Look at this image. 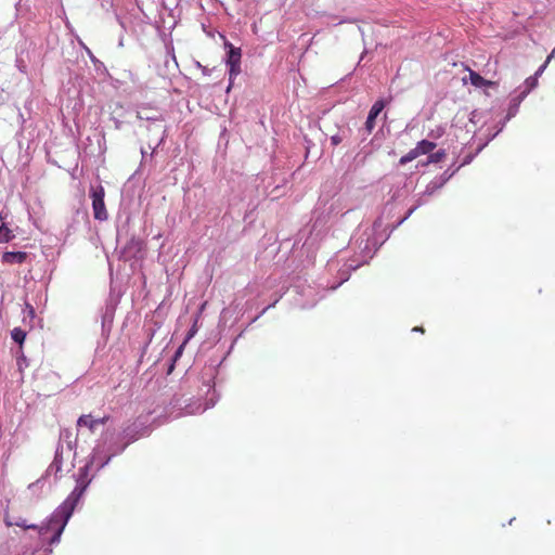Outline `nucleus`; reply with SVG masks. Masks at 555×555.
<instances>
[{
	"instance_id": "1",
	"label": "nucleus",
	"mask_w": 555,
	"mask_h": 555,
	"mask_svg": "<svg viewBox=\"0 0 555 555\" xmlns=\"http://www.w3.org/2000/svg\"><path fill=\"white\" fill-rule=\"evenodd\" d=\"M77 486L72 491V493L67 496V499L62 503V505L52 514L49 519L47 526L37 527L36 525H28L25 519H18L16 521L9 520L5 517L4 521L8 527L17 526L23 529H38L39 534L41 537H46L49 531H52L53 534L50 538V544L57 543L60 541L61 534L69 520L77 503L82 496L89 482H85L83 480H78Z\"/></svg>"
},
{
	"instance_id": "2",
	"label": "nucleus",
	"mask_w": 555,
	"mask_h": 555,
	"mask_svg": "<svg viewBox=\"0 0 555 555\" xmlns=\"http://www.w3.org/2000/svg\"><path fill=\"white\" fill-rule=\"evenodd\" d=\"M105 190L102 185L91 190L93 216L96 220L104 221L107 219V210L104 203Z\"/></svg>"
},
{
	"instance_id": "3",
	"label": "nucleus",
	"mask_w": 555,
	"mask_h": 555,
	"mask_svg": "<svg viewBox=\"0 0 555 555\" xmlns=\"http://www.w3.org/2000/svg\"><path fill=\"white\" fill-rule=\"evenodd\" d=\"M551 57H552V54L547 56L544 64H542L539 67V69L535 72V74L533 76H530L525 80V89L519 93V95H517L516 98L513 99L515 106L519 105V103L528 95V93L537 87L538 76H540L544 72V69L546 68L547 64L551 61Z\"/></svg>"
},
{
	"instance_id": "4",
	"label": "nucleus",
	"mask_w": 555,
	"mask_h": 555,
	"mask_svg": "<svg viewBox=\"0 0 555 555\" xmlns=\"http://www.w3.org/2000/svg\"><path fill=\"white\" fill-rule=\"evenodd\" d=\"M465 69L468 72V78L464 77L462 79L463 83L466 85L469 82L476 88H485V87H494L496 82L493 80H488L480 76L477 72L473 70L468 66H465Z\"/></svg>"
},
{
	"instance_id": "5",
	"label": "nucleus",
	"mask_w": 555,
	"mask_h": 555,
	"mask_svg": "<svg viewBox=\"0 0 555 555\" xmlns=\"http://www.w3.org/2000/svg\"><path fill=\"white\" fill-rule=\"evenodd\" d=\"M108 418V416L93 418L91 414H83L77 420V428L87 427L91 433H94L96 427L104 425Z\"/></svg>"
},
{
	"instance_id": "6",
	"label": "nucleus",
	"mask_w": 555,
	"mask_h": 555,
	"mask_svg": "<svg viewBox=\"0 0 555 555\" xmlns=\"http://www.w3.org/2000/svg\"><path fill=\"white\" fill-rule=\"evenodd\" d=\"M241 56V49H230L227 61V64L230 66V77L236 76L240 73Z\"/></svg>"
},
{
	"instance_id": "7",
	"label": "nucleus",
	"mask_w": 555,
	"mask_h": 555,
	"mask_svg": "<svg viewBox=\"0 0 555 555\" xmlns=\"http://www.w3.org/2000/svg\"><path fill=\"white\" fill-rule=\"evenodd\" d=\"M385 105H386V103L384 102V100H377L371 107V109L369 112V116L365 121V128L369 132H372V130L374 129L375 119L380 114V112L384 109Z\"/></svg>"
},
{
	"instance_id": "8",
	"label": "nucleus",
	"mask_w": 555,
	"mask_h": 555,
	"mask_svg": "<svg viewBox=\"0 0 555 555\" xmlns=\"http://www.w3.org/2000/svg\"><path fill=\"white\" fill-rule=\"evenodd\" d=\"M27 259L25 251H5L2 255V262L7 264L23 263Z\"/></svg>"
},
{
	"instance_id": "9",
	"label": "nucleus",
	"mask_w": 555,
	"mask_h": 555,
	"mask_svg": "<svg viewBox=\"0 0 555 555\" xmlns=\"http://www.w3.org/2000/svg\"><path fill=\"white\" fill-rule=\"evenodd\" d=\"M62 465H63L62 452L57 449L55 452L54 460L48 468V473L53 474L56 478L61 477L60 474L62 472Z\"/></svg>"
},
{
	"instance_id": "10",
	"label": "nucleus",
	"mask_w": 555,
	"mask_h": 555,
	"mask_svg": "<svg viewBox=\"0 0 555 555\" xmlns=\"http://www.w3.org/2000/svg\"><path fill=\"white\" fill-rule=\"evenodd\" d=\"M436 147V143L428 141V140H422L417 143L415 146L416 151L418 152V155L428 154Z\"/></svg>"
},
{
	"instance_id": "11",
	"label": "nucleus",
	"mask_w": 555,
	"mask_h": 555,
	"mask_svg": "<svg viewBox=\"0 0 555 555\" xmlns=\"http://www.w3.org/2000/svg\"><path fill=\"white\" fill-rule=\"evenodd\" d=\"M11 337L15 343L22 345L26 338V332L21 327H15L11 332Z\"/></svg>"
},
{
	"instance_id": "12",
	"label": "nucleus",
	"mask_w": 555,
	"mask_h": 555,
	"mask_svg": "<svg viewBox=\"0 0 555 555\" xmlns=\"http://www.w3.org/2000/svg\"><path fill=\"white\" fill-rule=\"evenodd\" d=\"M14 238L12 231L5 225L0 227V243H8Z\"/></svg>"
},
{
	"instance_id": "13",
	"label": "nucleus",
	"mask_w": 555,
	"mask_h": 555,
	"mask_svg": "<svg viewBox=\"0 0 555 555\" xmlns=\"http://www.w3.org/2000/svg\"><path fill=\"white\" fill-rule=\"evenodd\" d=\"M418 156H420V155H418V152H417V151H416V149L414 147V149L410 150L405 155H403V156L400 158L399 163H400L401 165H405V164H408V163H410V162L414 160V159H415V158H417Z\"/></svg>"
},
{
	"instance_id": "14",
	"label": "nucleus",
	"mask_w": 555,
	"mask_h": 555,
	"mask_svg": "<svg viewBox=\"0 0 555 555\" xmlns=\"http://www.w3.org/2000/svg\"><path fill=\"white\" fill-rule=\"evenodd\" d=\"M330 140H331V144H332V145H334V146H336V145H338V144H340V143H341L343 138H341V135H339V134H334V135H332V137H331V139H330Z\"/></svg>"
},
{
	"instance_id": "15",
	"label": "nucleus",
	"mask_w": 555,
	"mask_h": 555,
	"mask_svg": "<svg viewBox=\"0 0 555 555\" xmlns=\"http://www.w3.org/2000/svg\"><path fill=\"white\" fill-rule=\"evenodd\" d=\"M442 153H436L430 155V162H438Z\"/></svg>"
},
{
	"instance_id": "16",
	"label": "nucleus",
	"mask_w": 555,
	"mask_h": 555,
	"mask_svg": "<svg viewBox=\"0 0 555 555\" xmlns=\"http://www.w3.org/2000/svg\"><path fill=\"white\" fill-rule=\"evenodd\" d=\"M196 333V324L193 325V327L190 330L189 334H188V339H190L191 337H193V335Z\"/></svg>"
},
{
	"instance_id": "17",
	"label": "nucleus",
	"mask_w": 555,
	"mask_h": 555,
	"mask_svg": "<svg viewBox=\"0 0 555 555\" xmlns=\"http://www.w3.org/2000/svg\"><path fill=\"white\" fill-rule=\"evenodd\" d=\"M88 469H89V465H86L83 468H80V473L83 475H87Z\"/></svg>"
},
{
	"instance_id": "18",
	"label": "nucleus",
	"mask_w": 555,
	"mask_h": 555,
	"mask_svg": "<svg viewBox=\"0 0 555 555\" xmlns=\"http://www.w3.org/2000/svg\"><path fill=\"white\" fill-rule=\"evenodd\" d=\"M413 331L424 333V328L418 326L414 327Z\"/></svg>"
},
{
	"instance_id": "19",
	"label": "nucleus",
	"mask_w": 555,
	"mask_h": 555,
	"mask_svg": "<svg viewBox=\"0 0 555 555\" xmlns=\"http://www.w3.org/2000/svg\"><path fill=\"white\" fill-rule=\"evenodd\" d=\"M273 306H274V304H273V305H270V306H267V308H266L263 311H266V310L270 309V307H273Z\"/></svg>"
}]
</instances>
